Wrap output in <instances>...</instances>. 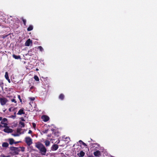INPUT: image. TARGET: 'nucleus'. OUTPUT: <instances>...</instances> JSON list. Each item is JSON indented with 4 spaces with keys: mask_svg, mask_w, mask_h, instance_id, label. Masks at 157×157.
<instances>
[{
    "mask_svg": "<svg viewBox=\"0 0 157 157\" xmlns=\"http://www.w3.org/2000/svg\"><path fill=\"white\" fill-rule=\"evenodd\" d=\"M35 147L40 151L42 155H45L47 152V149L44 145L40 142L36 143Z\"/></svg>",
    "mask_w": 157,
    "mask_h": 157,
    "instance_id": "1",
    "label": "nucleus"
},
{
    "mask_svg": "<svg viewBox=\"0 0 157 157\" xmlns=\"http://www.w3.org/2000/svg\"><path fill=\"white\" fill-rule=\"evenodd\" d=\"M25 140V143L29 146H30L33 143L32 140L30 137H26Z\"/></svg>",
    "mask_w": 157,
    "mask_h": 157,
    "instance_id": "2",
    "label": "nucleus"
},
{
    "mask_svg": "<svg viewBox=\"0 0 157 157\" xmlns=\"http://www.w3.org/2000/svg\"><path fill=\"white\" fill-rule=\"evenodd\" d=\"M10 150L12 151H14L16 154H18L20 151V150L18 149V148L14 147H12L10 148Z\"/></svg>",
    "mask_w": 157,
    "mask_h": 157,
    "instance_id": "3",
    "label": "nucleus"
},
{
    "mask_svg": "<svg viewBox=\"0 0 157 157\" xmlns=\"http://www.w3.org/2000/svg\"><path fill=\"white\" fill-rule=\"evenodd\" d=\"M7 101V99L5 98H0V102L1 105H5Z\"/></svg>",
    "mask_w": 157,
    "mask_h": 157,
    "instance_id": "4",
    "label": "nucleus"
},
{
    "mask_svg": "<svg viewBox=\"0 0 157 157\" xmlns=\"http://www.w3.org/2000/svg\"><path fill=\"white\" fill-rule=\"evenodd\" d=\"M3 131L5 132L9 133L12 132H13V130L10 128H9V127L5 128L3 129Z\"/></svg>",
    "mask_w": 157,
    "mask_h": 157,
    "instance_id": "5",
    "label": "nucleus"
},
{
    "mask_svg": "<svg viewBox=\"0 0 157 157\" xmlns=\"http://www.w3.org/2000/svg\"><path fill=\"white\" fill-rule=\"evenodd\" d=\"M58 146L57 144H53L51 147V150L52 151H54L56 150L58 148Z\"/></svg>",
    "mask_w": 157,
    "mask_h": 157,
    "instance_id": "6",
    "label": "nucleus"
},
{
    "mask_svg": "<svg viewBox=\"0 0 157 157\" xmlns=\"http://www.w3.org/2000/svg\"><path fill=\"white\" fill-rule=\"evenodd\" d=\"M32 40H31L30 39H29L25 42V45L27 46H29L30 44H32Z\"/></svg>",
    "mask_w": 157,
    "mask_h": 157,
    "instance_id": "7",
    "label": "nucleus"
},
{
    "mask_svg": "<svg viewBox=\"0 0 157 157\" xmlns=\"http://www.w3.org/2000/svg\"><path fill=\"white\" fill-rule=\"evenodd\" d=\"M42 119L44 121L47 122L49 120V118L47 115H43L42 116Z\"/></svg>",
    "mask_w": 157,
    "mask_h": 157,
    "instance_id": "8",
    "label": "nucleus"
},
{
    "mask_svg": "<svg viewBox=\"0 0 157 157\" xmlns=\"http://www.w3.org/2000/svg\"><path fill=\"white\" fill-rule=\"evenodd\" d=\"M101 154V152L98 150L94 152V154L95 156H99Z\"/></svg>",
    "mask_w": 157,
    "mask_h": 157,
    "instance_id": "9",
    "label": "nucleus"
},
{
    "mask_svg": "<svg viewBox=\"0 0 157 157\" xmlns=\"http://www.w3.org/2000/svg\"><path fill=\"white\" fill-rule=\"evenodd\" d=\"M5 78H6V79L7 80L8 82L9 83H10V79L9 78V77L8 76V73L7 72H6L5 75Z\"/></svg>",
    "mask_w": 157,
    "mask_h": 157,
    "instance_id": "10",
    "label": "nucleus"
},
{
    "mask_svg": "<svg viewBox=\"0 0 157 157\" xmlns=\"http://www.w3.org/2000/svg\"><path fill=\"white\" fill-rule=\"evenodd\" d=\"M24 109L23 108L20 109L18 111V112L17 113V114L19 115H21L22 114H24L25 113L24 112Z\"/></svg>",
    "mask_w": 157,
    "mask_h": 157,
    "instance_id": "11",
    "label": "nucleus"
},
{
    "mask_svg": "<svg viewBox=\"0 0 157 157\" xmlns=\"http://www.w3.org/2000/svg\"><path fill=\"white\" fill-rule=\"evenodd\" d=\"M85 154V153L83 151H81L80 153H78L77 155L79 157H83Z\"/></svg>",
    "mask_w": 157,
    "mask_h": 157,
    "instance_id": "12",
    "label": "nucleus"
},
{
    "mask_svg": "<svg viewBox=\"0 0 157 157\" xmlns=\"http://www.w3.org/2000/svg\"><path fill=\"white\" fill-rule=\"evenodd\" d=\"M19 126L21 128H24L25 126V123L21 121H20L19 123Z\"/></svg>",
    "mask_w": 157,
    "mask_h": 157,
    "instance_id": "13",
    "label": "nucleus"
},
{
    "mask_svg": "<svg viewBox=\"0 0 157 157\" xmlns=\"http://www.w3.org/2000/svg\"><path fill=\"white\" fill-rule=\"evenodd\" d=\"M7 121L8 120L7 118H4L3 119H2L1 122V123L2 124H5L7 122Z\"/></svg>",
    "mask_w": 157,
    "mask_h": 157,
    "instance_id": "14",
    "label": "nucleus"
},
{
    "mask_svg": "<svg viewBox=\"0 0 157 157\" xmlns=\"http://www.w3.org/2000/svg\"><path fill=\"white\" fill-rule=\"evenodd\" d=\"M8 141H9V144L10 145H12L14 143V141L13 138H9L8 139Z\"/></svg>",
    "mask_w": 157,
    "mask_h": 157,
    "instance_id": "15",
    "label": "nucleus"
},
{
    "mask_svg": "<svg viewBox=\"0 0 157 157\" xmlns=\"http://www.w3.org/2000/svg\"><path fill=\"white\" fill-rule=\"evenodd\" d=\"M13 57L15 59H21V56L19 55L16 56L15 54H13L12 55Z\"/></svg>",
    "mask_w": 157,
    "mask_h": 157,
    "instance_id": "16",
    "label": "nucleus"
},
{
    "mask_svg": "<svg viewBox=\"0 0 157 157\" xmlns=\"http://www.w3.org/2000/svg\"><path fill=\"white\" fill-rule=\"evenodd\" d=\"M9 144L7 142H4L2 143V146L3 147H8Z\"/></svg>",
    "mask_w": 157,
    "mask_h": 157,
    "instance_id": "17",
    "label": "nucleus"
},
{
    "mask_svg": "<svg viewBox=\"0 0 157 157\" xmlns=\"http://www.w3.org/2000/svg\"><path fill=\"white\" fill-rule=\"evenodd\" d=\"M44 143L45 144V145L46 147H48L50 145V143L49 141H48V140H46L44 141Z\"/></svg>",
    "mask_w": 157,
    "mask_h": 157,
    "instance_id": "18",
    "label": "nucleus"
},
{
    "mask_svg": "<svg viewBox=\"0 0 157 157\" xmlns=\"http://www.w3.org/2000/svg\"><path fill=\"white\" fill-rule=\"evenodd\" d=\"M64 95L63 94H61L59 96V98L61 100H63L64 99Z\"/></svg>",
    "mask_w": 157,
    "mask_h": 157,
    "instance_id": "19",
    "label": "nucleus"
},
{
    "mask_svg": "<svg viewBox=\"0 0 157 157\" xmlns=\"http://www.w3.org/2000/svg\"><path fill=\"white\" fill-rule=\"evenodd\" d=\"M33 29V26L32 25H30L28 27L27 30L28 31H31Z\"/></svg>",
    "mask_w": 157,
    "mask_h": 157,
    "instance_id": "20",
    "label": "nucleus"
},
{
    "mask_svg": "<svg viewBox=\"0 0 157 157\" xmlns=\"http://www.w3.org/2000/svg\"><path fill=\"white\" fill-rule=\"evenodd\" d=\"M35 48L36 49V48L37 49H39L40 50L41 52H42L43 50V48L41 46H39L38 47H37V48L36 47Z\"/></svg>",
    "mask_w": 157,
    "mask_h": 157,
    "instance_id": "21",
    "label": "nucleus"
},
{
    "mask_svg": "<svg viewBox=\"0 0 157 157\" xmlns=\"http://www.w3.org/2000/svg\"><path fill=\"white\" fill-rule=\"evenodd\" d=\"M22 130L21 128H17V132L18 133H19L20 134H21V131Z\"/></svg>",
    "mask_w": 157,
    "mask_h": 157,
    "instance_id": "22",
    "label": "nucleus"
},
{
    "mask_svg": "<svg viewBox=\"0 0 157 157\" xmlns=\"http://www.w3.org/2000/svg\"><path fill=\"white\" fill-rule=\"evenodd\" d=\"M21 19L22 20V21L24 23V24L25 25H26V20L24 19L23 17H22Z\"/></svg>",
    "mask_w": 157,
    "mask_h": 157,
    "instance_id": "23",
    "label": "nucleus"
},
{
    "mask_svg": "<svg viewBox=\"0 0 157 157\" xmlns=\"http://www.w3.org/2000/svg\"><path fill=\"white\" fill-rule=\"evenodd\" d=\"M34 78L35 80L36 81H39V80L38 77L37 75H35Z\"/></svg>",
    "mask_w": 157,
    "mask_h": 157,
    "instance_id": "24",
    "label": "nucleus"
},
{
    "mask_svg": "<svg viewBox=\"0 0 157 157\" xmlns=\"http://www.w3.org/2000/svg\"><path fill=\"white\" fill-rule=\"evenodd\" d=\"M17 97H18V98L19 99V100L20 101V102H22V99L21 98L20 96V95H17Z\"/></svg>",
    "mask_w": 157,
    "mask_h": 157,
    "instance_id": "25",
    "label": "nucleus"
},
{
    "mask_svg": "<svg viewBox=\"0 0 157 157\" xmlns=\"http://www.w3.org/2000/svg\"><path fill=\"white\" fill-rule=\"evenodd\" d=\"M3 124L4 125L3 126V127L5 128H8L7 123H6L5 124Z\"/></svg>",
    "mask_w": 157,
    "mask_h": 157,
    "instance_id": "26",
    "label": "nucleus"
},
{
    "mask_svg": "<svg viewBox=\"0 0 157 157\" xmlns=\"http://www.w3.org/2000/svg\"><path fill=\"white\" fill-rule=\"evenodd\" d=\"M11 101L12 102H13L15 103H17V101H16V100L14 99H12L11 100Z\"/></svg>",
    "mask_w": 157,
    "mask_h": 157,
    "instance_id": "27",
    "label": "nucleus"
},
{
    "mask_svg": "<svg viewBox=\"0 0 157 157\" xmlns=\"http://www.w3.org/2000/svg\"><path fill=\"white\" fill-rule=\"evenodd\" d=\"M33 127L34 128H35L36 127V124L34 123H32Z\"/></svg>",
    "mask_w": 157,
    "mask_h": 157,
    "instance_id": "28",
    "label": "nucleus"
},
{
    "mask_svg": "<svg viewBox=\"0 0 157 157\" xmlns=\"http://www.w3.org/2000/svg\"><path fill=\"white\" fill-rule=\"evenodd\" d=\"M48 131V129H46L45 130L43 131V132L44 133H47Z\"/></svg>",
    "mask_w": 157,
    "mask_h": 157,
    "instance_id": "29",
    "label": "nucleus"
},
{
    "mask_svg": "<svg viewBox=\"0 0 157 157\" xmlns=\"http://www.w3.org/2000/svg\"><path fill=\"white\" fill-rule=\"evenodd\" d=\"M12 135L14 136H19V135L18 134H12Z\"/></svg>",
    "mask_w": 157,
    "mask_h": 157,
    "instance_id": "30",
    "label": "nucleus"
},
{
    "mask_svg": "<svg viewBox=\"0 0 157 157\" xmlns=\"http://www.w3.org/2000/svg\"><path fill=\"white\" fill-rule=\"evenodd\" d=\"M78 142L80 144H82L83 143V142L81 140H79Z\"/></svg>",
    "mask_w": 157,
    "mask_h": 157,
    "instance_id": "31",
    "label": "nucleus"
},
{
    "mask_svg": "<svg viewBox=\"0 0 157 157\" xmlns=\"http://www.w3.org/2000/svg\"><path fill=\"white\" fill-rule=\"evenodd\" d=\"M32 133V131L31 130H29V132H28V133L30 134H31Z\"/></svg>",
    "mask_w": 157,
    "mask_h": 157,
    "instance_id": "32",
    "label": "nucleus"
},
{
    "mask_svg": "<svg viewBox=\"0 0 157 157\" xmlns=\"http://www.w3.org/2000/svg\"><path fill=\"white\" fill-rule=\"evenodd\" d=\"M82 144L85 147L87 146V145L86 144L84 143V142Z\"/></svg>",
    "mask_w": 157,
    "mask_h": 157,
    "instance_id": "33",
    "label": "nucleus"
},
{
    "mask_svg": "<svg viewBox=\"0 0 157 157\" xmlns=\"http://www.w3.org/2000/svg\"><path fill=\"white\" fill-rule=\"evenodd\" d=\"M21 121H25V120L24 119L23 117L21 118Z\"/></svg>",
    "mask_w": 157,
    "mask_h": 157,
    "instance_id": "34",
    "label": "nucleus"
},
{
    "mask_svg": "<svg viewBox=\"0 0 157 157\" xmlns=\"http://www.w3.org/2000/svg\"><path fill=\"white\" fill-rule=\"evenodd\" d=\"M20 142H21L20 141H17V142H15L14 141V144H17V143H20Z\"/></svg>",
    "mask_w": 157,
    "mask_h": 157,
    "instance_id": "35",
    "label": "nucleus"
},
{
    "mask_svg": "<svg viewBox=\"0 0 157 157\" xmlns=\"http://www.w3.org/2000/svg\"><path fill=\"white\" fill-rule=\"evenodd\" d=\"M34 88L33 86H32L30 87V90H32Z\"/></svg>",
    "mask_w": 157,
    "mask_h": 157,
    "instance_id": "36",
    "label": "nucleus"
},
{
    "mask_svg": "<svg viewBox=\"0 0 157 157\" xmlns=\"http://www.w3.org/2000/svg\"><path fill=\"white\" fill-rule=\"evenodd\" d=\"M30 99L31 100H34L35 99V98H31Z\"/></svg>",
    "mask_w": 157,
    "mask_h": 157,
    "instance_id": "37",
    "label": "nucleus"
},
{
    "mask_svg": "<svg viewBox=\"0 0 157 157\" xmlns=\"http://www.w3.org/2000/svg\"><path fill=\"white\" fill-rule=\"evenodd\" d=\"M3 84V83L2 82H1L0 83V85L1 86H2Z\"/></svg>",
    "mask_w": 157,
    "mask_h": 157,
    "instance_id": "38",
    "label": "nucleus"
},
{
    "mask_svg": "<svg viewBox=\"0 0 157 157\" xmlns=\"http://www.w3.org/2000/svg\"><path fill=\"white\" fill-rule=\"evenodd\" d=\"M2 119V117H0V121H1Z\"/></svg>",
    "mask_w": 157,
    "mask_h": 157,
    "instance_id": "39",
    "label": "nucleus"
},
{
    "mask_svg": "<svg viewBox=\"0 0 157 157\" xmlns=\"http://www.w3.org/2000/svg\"><path fill=\"white\" fill-rule=\"evenodd\" d=\"M3 125H1V124H0V128H1V127H3Z\"/></svg>",
    "mask_w": 157,
    "mask_h": 157,
    "instance_id": "40",
    "label": "nucleus"
},
{
    "mask_svg": "<svg viewBox=\"0 0 157 157\" xmlns=\"http://www.w3.org/2000/svg\"><path fill=\"white\" fill-rule=\"evenodd\" d=\"M9 111H10V112H11V108H9Z\"/></svg>",
    "mask_w": 157,
    "mask_h": 157,
    "instance_id": "41",
    "label": "nucleus"
},
{
    "mask_svg": "<svg viewBox=\"0 0 157 157\" xmlns=\"http://www.w3.org/2000/svg\"><path fill=\"white\" fill-rule=\"evenodd\" d=\"M12 117H16V115H15L14 116H12Z\"/></svg>",
    "mask_w": 157,
    "mask_h": 157,
    "instance_id": "42",
    "label": "nucleus"
},
{
    "mask_svg": "<svg viewBox=\"0 0 157 157\" xmlns=\"http://www.w3.org/2000/svg\"><path fill=\"white\" fill-rule=\"evenodd\" d=\"M88 157H94L92 155H90Z\"/></svg>",
    "mask_w": 157,
    "mask_h": 157,
    "instance_id": "43",
    "label": "nucleus"
},
{
    "mask_svg": "<svg viewBox=\"0 0 157 157\" xmlns=\"http://www.w3.org/2000/svg\"><path fill=\"white\" fill-rule=\"evenodd\" d=\"M22 151H24V149H23V150H22Z\"/></svg>",
    "mask_w": 157,
    "mask_h": 157,
    "instance_id": "44",
    "label": "nucleus"
},
{
    "mask_svg": "<svg viewBox=\"0 0 157 157\" xmlns=\"http://www.w3.org/2000/svg\"><path fill=\"white\" fill-rule=\"evenodd\" d=\"M16 113H14V114H16Z\"/></svg>",
    "mask_w": 157,
    "mask_h": 157,
    "instance_id": "45",
    "label": "nucleus"
}]
</instances>
